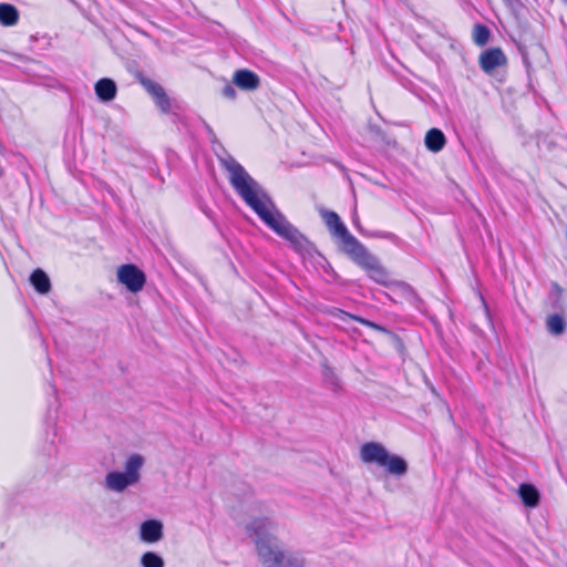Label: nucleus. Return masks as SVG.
I'll use <instances>...</instances> for the list:
<instances>
[{"instance_id": "obj_12", "label": "nucleus", "mask_w": 567, "mask_h": 567, "mask_svg": "<svg viewBox=\"0 0 567 567\" xmlns=\"http://www.w3.org/2000/svg\"><path fill=\"white\" fill-rule=\"evenodd\" d=\"M425 146L429 151L437 153L443 150L446 144L444 133L439 128H431L427 131L424 140Z\"/></svg>"}, {"instance_id": "obj_24", "label": "nucleus", "mask_w": 567, "mask_h": 567, "mask_svg": "<svg viewBox=\"0 0 567 567\" xmlns=\"http://www.w3.org/2000/svg\"><path fill=\"white\" fill-rule=\"evenodd\" d=\"M481 299H482V301H483L484 308H486V309H487V305L485 303V301H484V299H483V297H482V296H481Z\"/></svg>"}, {"instance_id": "obj_18", "label": "nucleus", "mask_w": 567, "mask_h": 567, "mask_svg": "<svg viewBox=\"0 0 567 567\" xmlns=\"http://www.w3.org/2000/svg\"><path fill=\"white\" fill-rule=\"evenodd\" d=\"M489 39V30L483 24H476L473 30V40L478 45H484Z\"/></svg>"}, {"instance_id": "obj_7", "label": "nucleus", "mask_w": 567, "mask_h": 567, "mask_svg": "<svg viewBox=\"0 0 567 567\" xmlns=\"http://www.w3.org/2000/svg\"><path fill=\"white\" fill-rule=\"evenodd\" d=\"M117 279L134 293L141 291L146 282L145 274L133 264L120 266L117 269Z\"/></svg>"}, {"instance_id": "obj_3", "label": "nucleus", "mask_w": 567, "mask_h": 567, "mask_svg": "<svg viewBox=\"0 0 567 567\" xmlns=\"http://www.w3.org/2000/svg\"><path fill=\"white\" fill-rule=\"evenodd\" d=\"M348 255L358 266L367 271L369 278L374 282L384 287L395 285L404 289L409 288L404 282L393 280L389 270L381 264L379 258L372 255L361 243L351 248Z\"/></svg>"}, {"instance_id": "obj_9", "label": "nucleus", "mask_w": 567, "mask_h": 567, "mask_svg": "<svg viewBox=\"0 0 567 567\" xmlns=\"http://www.w3.org/2000/svg\"><path fill=\"white\" fill-rule=\"evenodd\" d=\"M140 537L144 543H157L163 538V524L157 519H148L141 524Z\"/></svg>"}, {"instance_id": "obj_4", "label": "nucleus", "mask_w": 567, "mask_h": 567, "mask_svg": "<svg viewBox=\"0 0 567 567\" xmlns=\"http://www.w3.org/2000/svg\"><path fill=\"white\" fill-rule=\"evenodd\" d=\"M360 458L365 464H377L384 467L389 474L403 476L408 472V463L399 455L390 454L378 442H367L360 447Z\"/></svg>"}, {"instance_id": "obj_8", "label": "nucleus", "mask_w": 567, "mask_h": 567, "mask_svg": "<svg viewBox=\"0 0 567 567\" xmlns=\"http://www.w3.org/2000/svg\"><path fill=\"white\" fill-rule=\"evenodd\" d=\"M506 55L501 49H489L480 55V65L485 73H492L496 68L505 65Z\"/></svg>"}, {"instance_id": "obj_11", "label": "nucleus", "mask_w": 567, "mask_h": 567, "mask_svg": "<svg viewBox=\"0 0 567 567\" xmlns=\"http://www.w3.org/2000/svg\"><path fill=\"white\" fill-rule=\"evenodd\" d=\"M116 84L113 80L104 78L95 83V93L104 102L112 101L116 95Z\"/></svg>"}, {"instance_id": "obj_6", "label": "nucleus", "mask_w": 567, "mask_h": 567, "mask_svg": "<svg viewBox=\"0 0 567 567\" xmlns=\"http://www.w3.org/2000/svg\"><path fill=\"white\" fill-rule=\"evenodd\" d=\"M321 217L323 218L330 231L341 239L347 254L351 250V248L360 244V241L349 233L348 228L342 223L337 213L331 210H322Z\"/></svg>"}, {"instance_id": "obj_19", "label": "nucleus", "mask_w": 567, "mask_h": 567, "mask_svg": "<svg viewBox=\"0 0 567 567\" xmlns=\"http://www.w3.org/2000/svg\"><path fill=\"white\" fill-rule=\"evenodd\" d=\"M141 84L147 91V93L153 96V99L165 92L162 85L147 78L141 79Z\"/></svg>"}, {"instance_id": "obj_15", "label": "nucleus", "mask_w": 567, "mask_h": 567, "mask_svg": "<svg viewBox=\"0 0 567 567\" xmlns=\"http://www.w3.org/2000/svg\"><path fill=\"white\" fill-rule=\"evenodd\" d=\"M18 10L8 3H0V23L3 25H14L18 22Z\"/></svg>"}, {"instance_id": "obj_25", "label": "nucleus", "mask_w": 567, "mask_h": 567, "mask_svg": "<svg viewBox=\"0 0 567 567\" xmlns=\"http://www.w3.org/2000/svg\"><path fill=\"white\" fill-rule=\"evenodd\" d=\"M565 2L567 3V0H565Z\"/></svg>"}, {"instance_id": "obj_14", "label": "nucleus", "mask_w": 567, "mask_h": 567, "mask_svg": "<svg viewBox=\"0 0 567 567\" xmlns=\"http://www.w3.org/2000/svg\"><path fill=\"white\" fill-rule=\"evenodd\" d=\"M519 496L523 503L528 507H535L539 502V493L530 484H522L519 486Z\"/></svg>"}, {"instance_id": "obj_1", "label": "nucleus", "mask_w": 567, "mask_h": 567, "mask_svg": "<svg viewBox=\"0 0 567 567\" xmlns=\"http://www.w3.org/2000/svg\"><path fill=\"white\" fill-rule=\"evenodd\" d=\"M220 164L228 173L231 187L265 225L287 240L296 250H302L306 237L288 221L269 195L249 175L245 167L231 156L220 158Z\"/></svg>"}, {"instance_id": "obj_10", "label": "nucleus", "mask_w": 567, "mask_h": 567, "mask_svg": "<svg viewBox=\"0 0 567 567\" xmlns=\"http://www.w3.org/2000/svg\"><path fill=\"white\" fill-rule=\"evenodd\" d=\"M233 82L239 89L245 91H254L259 87V76L249 70H238L234 73Z\"/></svg>"}, {"instance_id": "obj_13", "label": "nucleus", "mask_w": 567, "mask_h": 567, "mask_svg": "<svg viewBox=\"0 0 567 567\" xmlns=\"http://www.w3.org/2000/svg\"><path fill=\"white\" fill-rule=\"evenodd\" d=\"M30 281L39 293H48L51 289L50 279L42 269H35L31 274Z\"/></svg>"}, {"instance_id": "obj_21", "label": "nucleus", "mask_w": 567, "mask_h": 567, "mask_svg": "<svg viewBox=\"0 0 567 567\" xmlns=\"http://www.w3.org/2000/svg\"><path fill=\"white\" fill-rule=\"evenodd\" d=\"M339 312L341 313V316H342V317H350V318H352L353 320H357V321H359V322H361L362 324H365V326H368V327H375L371 321L365 320V319H363V318H360V317H357V316H351V315H349L348 312H344V311H341V310H339Z\"/></svg>"}, {"instance_id": "obj_22", "label": "nucleus", "mask_w": 567, "mask_h": 567, "mask_svg": "<svg viewBox=\"0 0 567 567\" xmlns=\"http://www.w3.org/2000/svg\"><path fill=\"white\" fill-rule=\"evenodd\" d=\"M223 95L227 99L234 100L236 97V90L234 89L233 85L227 84L223 89Z\"/></svg>"}, {"instance_id": "obj_17", "label": "nucleus", "mask_w": 567, "mask_h": 567, "mask_svg": "<svg viewBox=\"0 0 567 567\" xmlns=\"http://www.w3.org/2000/svg\"><path fill=\"white\" fill-rule=\"evenodd\" d=\"M143 567H164L163 558L153 551H147L141 557Z\"/></svg>"}, {"instance_id": "obj_20", "label": "nucleus", "mask_w": 567, "mask_h": 567, "mask_svg": "<svg viewBox=\"0 0 567 567\" xmlns=\"http://www.w3.org/2000/svg\"><path fill=\"white\" fill-rule=\"evenodd\" d=\"M156 105L161 109L162 112L167 113L171 110V101L166 93H162L159 96L154 99Z\"/></svg>"}, {"instance_id": "obj_5", "label": "nucleus", "mask_w": 567, "mask_h": 567, "mask_svg": "<svg viewBox=\"0 0 567 567\" xmlns=\"http://www.w3.org/2000/svg\"><path fill=\"white\" fill-rule=\"evenodd\" d=\"M145 464L143 455L131 454L124 464V472L112 471L105 476L104 485L109 491L121 493L141 480V470Z\"/></svg>"}, {"instance_id": "obj_16", "label": "nucleus", "mask_w": 567, "mask_h": 567, "mask_svg": "<svg viewBox=\"0 0 567 567\" xmlns=\"http://www.w3.org/2000/svg\"><path fill=\"white\" fill-rule=\"evenodd\" d=\"M546 328L549 333L560 336L566 330V322L560 315H550L546 319Z\"/></svg>"}, {"instance_id": "obj_2", "label": "nucleus", "mask_w": 567, "mask_h": 567, "mask_svg": "<svg viewBox=\"0 0 567 567\" xmlns=\"http://www.w3.org/2000/svg\"><path fill=\"white\" fill-rule=\"evenodd\" d=\"M246 532L254 539L264 567H306L300 554L284 549L277 537L279 525L271 517H254L246 525Z\"/></svg>"}, {"instance_id": "obj_23", "label": "nucleus", "mask_w": 567, "mask_h": 567, "mask_svg": "<svg viewBox=\"0 0 567 567\" xmlns=\"http://www.w3.org/2000/svg\"><path fill=\"white\" fill-rule=\"evenodd\" d=\"M371 237L394 239L395 235H393L392 233H389V231H374V233H371Z\"/></svg>"}]
</instances>
